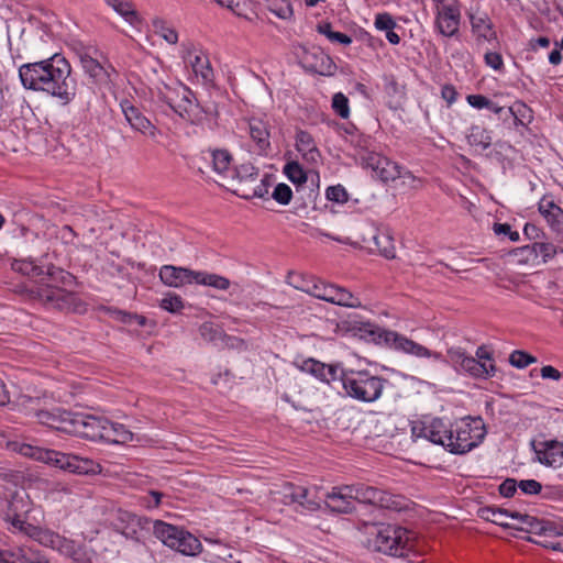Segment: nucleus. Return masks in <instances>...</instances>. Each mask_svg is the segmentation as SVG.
I'll return each instance as SVG.
<instances>
[{"instance_id":"obj_1","label":"nucleus","mask_w":563,"mask_h":563,"mask_svg":"<svg viewBox=\"0 0 563 563\" xmlns=\"http://www.w3.org/2000/svg\"><path fill=\"white\" fill-rule=\"evenodd\" d=\"M52 43L51 34L41 35L33 47L34 54L41 59L21 65L19 77L25 89L45 92L67 104L76 96V81L70 77V64L51 48Z\"/></svg>"},{"instance_id":"obj_2","label":"nucleus","mask_w":563,"mask_h":563,"mask_svg":"<svg viewBox=\"0 0 563 563\" xmlns=\"http://www.w3.org/2000/svg\"><path fill=\"white\" fill-rule=\"evenodd\" d=\"M363 335L376 344H384L398 352L412 355L418 358H432L451 365L456 373H464L475 379H487L495 376V364L479 363L461 346H451L446 350V357L442 353L429 350L424 345L391 330H386L374 324H364L361 329Z\"/></svg>"},{"instance_id":"obj_3","label":"nucleus","mask_w":563,"mask_h":563,"mask_svg":"<svg viewBox=\"0 0 563 563\" xmlns=\"http://www.w3.org/2000/svg\"><path fill=\"white\" fill-rule=\"evenodd\" d=\"M11 268L32 278L41 277V282L46 279L56 282L60 279L65 283L66 279L73 278L70 274L54 265H38L33 260H14L11 263ZM31 292L34 295V298H37L44 305L59 310L76 311L80 301L75 292L53 286L49 283H42L35 289H32Z\"/></svg>"},{"instance_id":"obj_4","label":"nucleus","mask_w":563,"mask_h":563,"mask_svg":"<svg viewBox=\"0 0 563 563\" xmlns=\"http://www.w3.org/2000/svg\"><path fill=\"white\" fill-rule=\"evenodd\" d=\"M368 549L390 556H405L409 551V531L402 527L374 523L367 527Z\"/></svg>"},{"instance_id":"obj_5","label":"nucleus","mask_w":563,"mask_h":563,"mask_svg":"<svg viewBox=\"0 0 563 563\" xmlns=\"http://www.w3.org/2000/svg\"><path fill=\"white\" fill-rule=\"evenodd\" d=\"M346 395L362 402H374L380 398L388 380L367 371H351L341 377Z\"/></svg>"},{"instance_id":"obj_6","label":"nucleus","mask_w":563,"mask_h":563,"mask_svg":"<svg viewBox=\"0 0 563 563\" xmlns=\"http://www.w3.org/2000/svg\"><path fill=\"white\" fill-rule=\"evenodd\" d=\"M452 440L448 444V451L453 454H465L478 446L486 435V427L481 417H465L456 422Z\"/></svg>"},{"instance_id":"obj_7","label":"nucleus","mask_w":563,"mask_h":563,"mask_svg":"<svg viewBox=\"0 0 563 563\" xmlns=\"http://www.w3.org/2000/svg\"><path fill=\"white\" fill-rule=\"evenodd\" d=\"M20 453L24 456L53 465L63 471L76 474H87L90 471L92 462L87 459H80L77 455L66 454L55 450L23 444Z\"/></svg>"},{"instance_id":"obj_8","label":"nucleus","mask_w":563,"mask_h":563,"mask_svg":"<svg viewBox=\"0 0 563 563\" xmlns=\"http://www.w3.org/2000/svg\"><path fill=\"white\" fill-rule=\"evenodd\" d=\"M157 96L183 119L194 121L201 112L195 93L180 82L173 86L163 84V87L158 88Z\"/></svg>"},{"instance_id":"obj_9","label":"nucleus","mask_w":563,"mask_h":563,"mask_svg":"<svg viewBox=\"0 0 563 563\" xmlns=\"http://www.w3.org/2000/svg\"><path fill=\"white\" fill-rule=\"evenodd\" d=\"M153 533L166 547L189 556L201 552V542L190 532L164 521H154Z\"/></svg>"},{"instance_id":"obj_10","label":"nucleus","mask_w":563,"mask_h":563,"mask_svg":"<svg viewBox=\"0 0 563 563\" xmlns=\"http://www.w3.org/2000/svg\"><path fill=\"white\" fill-rule=\"evenodd\" d=\"M23 406L26 415L35 418L38 423L57 431L69 432L75 412L67 411L60 407L48 408L45 402L42 404L40 398H27Z\"/></svg>"},{"instance_id":"obj_11","label":"nucleus","mask_w":563,"mask_h":563,"mask_svg":"<svg viewBox=\"0 0 563 563\" xmlns=\"http://www.w3.org/2000/svg\"><path fill=\"white\" fill-rule=\"evenodd\" d=\"M351 487L354 501L393 510H399L401 508L398 497L385 490L363 483L352 484Z\"/></svg>"},{"instance_id":"obj_12","label":"nucleus","mask_w":563,"mask_h":563,"mask_svg":"<svg viewBox=\"0 0 563 563\" xmlns=\"http://www.w3.org/2000/svg\"><path fill=\"white\" fill-rule=\"evenodd\" d=\"M107 423L106 418L75 412L68 433L92 441L100 440L107 437Z\"/></svg>"},{"instance_id":"obj_13","label":"nucleus","mask_w":563,"mask_h":563,"mask_svg":"<svg viewBox=\"0 0 563 563\" xmlns=\"http://www.w3.org/2000/svg\"><path fill=\"white\" fill-rule=\"evenodd\" d=\"M95 55L99 54L97 48H84L77 53L81 68L89 78L98 85H108L112 81V75L117 76V71L112 66H103Z\"/></svg>"},{"instance_id":"obj_14","label":"nucleus","mask_w":563,"mask_h":563,"mask_svg":"<svg viewBox=\"0 0 563 563\" xmlns=\"http://www.w3.org/2000/svg\"><path fill=\"white\" fill-rule=\"evenodd\" d=\"M435 24L439 32L446 37L456 35L460 27L461 11L455 1L435 0Z\"/></svg>"},{"instance_id":"obj_15","label":"nucleus","mask_w":563,"mask_h":563,"mask_svg":"<svg viewBox=\"0 0 563 563\" xmlns=\"http://www.w3.org/2000/svg\"><path fill=\"white\" fill-rule=\"evenodd\" d=\"M412 435L416 438H424L430 442L442 445L448 450L450 439L452 440L453 431L441 418H433L420 427H412Z\"/></svg>"},{"instance_id":"obj_16","label":"nucleus","mask_w":563,"mask_h":563,"mask_svg":"<svg viewBox=\"0 0 563 563\" xmlns=\"http://www.w3.org/2000/svg\"><path fill=\"white\" fill-rule=\"evenodd\" d=\"M247 133L254 144V152L260 156H268L272 151L271 124L263 118L252 117L246 120Z\"/></svg>"},{"instance_id":"obj_17","label":"nucleus","mask_w":563,"mask_h":563,"mask_svg":"<svg viewBox=\"0 0 563 563\" xmlns=\"http://www.w3.org/2000/svg\"><path fill=\"white\" fill-rule=\"evenodd\" d=\"M532 448L538 462L549 467L563 466V442L558 440H545L532 442Z\"/></svg>"},{"instance_id":"obj_18","label":"nucleus","mask_w":563,"mask_h":563,"mask_svg":"<svg viewBox=\"0 0 563 563\" xmlns=\"http://www.w3.org/2000/svg\"><path fill=\"white\" fill-rule=\"evenodd\" d=\"M327 507L338 514H350L354 507V496L351 485L333 487L324 495Z\"/></svg>"},{"instance_id":"obj_19","label":"nucleus","mask_w":563,"mask_h":563,"mask_svg":"<svg viewBox=\"0 0 563 563\" xmlns=\"http://www.w3.org/2000/svg\"><path fill=\"white\" fill-rule=\"evenodd\" d=\"M125 120L129 122L131 128L143 135H146L153 140L156 139L159 133L156 126L141 112V110L128 101L121 104Z\"/></svg>"},{"instance_id":"obj_20","label":"nucleus","mask_w":563,"mask_h":563,"mask_svg":"<svg viewBox=\"0 0 563 563\" xmlns=\"http://www.w3.org/2000/svg\"><path fill=\"white\" fill-rule=\"evenodd\" d=\"M196 271L178 267L174 265H164L159 269L161 280L169 287L179 288L187 284L195 283Z\"/></svg>"},{"instance_id":"obj_21","label":"nucleus","mask_w":563,"mask_h":563,"mask_svg":"<svg viewBox=\"0 0 563 563\" xmlns=\"http://www.w3.org/2000/svg\"><path fill=\"white\" fill-rule=\"evenodd\" d=\"M538 210L554 232L563 234V210L551 197H542Z\"/></svg>"},{"instance_id":"obj_22","label":"nucleus","mask_w":563,"mask_h":563,"mask_svg":"<svg viewBox=\"0 0 563 563\" xmlns=\"http://www.w3.org/2000/svg\"><path fill=\"white\" fill-rule=\"evenodd\" d=\"M322 296V300L333 305L347 308H360L362 306L360 298L355 297L351 291L332 284L325 285V289H323Z\"/></svg>"},{"instance_id":"obj_23","label":"nucleus","mask_w":563,"mask_h":563,"mask_svg":"<svg viewBox=\"0 0 563 563\" xmlns=\"http://www.w3.org/2000/svg\"><path fill=\"white\" fill-rule=\"evenodd\" d=\"M517 529L533 534V538L561 536V531L554 522L532 516L525 518V526H518Z\"/></svg>"},{"instance_id":"obj_24","label":"nucleus","mask_w":563,"mask_h":563,"mask_svg":"<svg viewBox=\"0 0 563 563\" xmlns=\"http://www.w3.org/2000/svg\"><path fill=\"white\" fill-rule=\"evenodd\" d=\"M153 525L154 522L150 519L137 516L136 518H132V522H130V525H121V531L119 532L126 539L140 542L145 538L146 533L151 530V526Z\"/></svg>"},{"instance_id":"obj_25","label":"nucleus","mask_w":563,"mask_h":563,"mask_svg":"<svg viewBox=\"0 0 563 563\" xmlns=\"http://www.w3.org/2000/svg\"><path fill=\"white\" fill-rule=\"evenodd\" d=\"M301 369L311 374L321 382L330 383L336 379L338 368L332 365H327L319 361L309 358L302 363Z\"/></svg>"},{"instance_id":"obj_26","label":"nucleus","mask_w":563,"mask_h":563,"mask_svg":"<svg viewBox=\"0 0 563 563\" xmlns=\"http://www.w3.org/2000/svg\"><path fill=\"white\" fill-rule=\"evenodd\" d=\"M296 148L302 154L303 158L309 162H317L320 157V152L316 146L313 137L306 131L297 132Z\"/></svg>"},{"instance_id":"obj_27","label":"nucleus","mask_w":563,"mask_h":563,"mask_svg":"<svg viewBox=\"0 0 563 563\" xmlns=\"http://www.w3.org/2000/svg\"><path fill=\"white\" fill-rule=\"evenodd\" d=\"M371 162L368 165L374 169L376 175L383 181L394 180L400 176L398 167L395 164H391L386 158H382L379 156H369Z\"/></svg>"},{"instance_id":"obj_28","label":"nucleus","mask_w":563,"mask_h":563,"mask_svg":"<svg viewBox=\"0 0 563 563\" xmlns=\"http://www.w3.org/2000/svg\"><path fill=\"white\" fill-rule=\"evenodd\" d=\"M472 31L485 41L496 40V32L493 29V23L487 14H471L470 15Z\"/></svg>"},{"instance_id":"obj_29","label":"nucleus","mask_w":563,"mask_h":563,"mask_svg":"<svg viewBox=\"0 0 563 563\" xmlns=\"http://www.w3.org/2000/svg\"><path fill=\"white\" fill-rule=\"evenodd\" d=\"M106 2L129 24L136 26L140 23L139 14L132 3L124 0H106Z\"/></svg>"},{"instance_id":"obj_30","label":"nucleus","mask_w":563,"mask_h":563,"mask_svg":"<svg viewBox=\"0 0 563 563\" xmlns=\"http://www.w3.org/2000/svg\"><path fill=\"white\" fill-rule=\"evenodd\" d=\"M104 428L107 429V437L103 438L104 440L115 443H125L134 440V434L121 423L108 420Z\"/></svg>"},{"instance_id":"obj_31","label":"nucleus","mask_w":563,"mask_h":563,"mask_svg":"<svg viewBox=\"0 0 563 563\" xmlns=\"http://www.w3.org/2000/svg\"><path fill=\"white\" fill-rule=\"evenodd\" d=\"M466 137L471 146H477L482 150H487L492 145V136L489 131L479 125H472Z\"/></svg>"},{"instance_id":"obj_32","label":"nucleus","mask_w":563,"mask_h":563,"mask_svg":"<svg viewBox=\"0 0 563 563\" xmlns=\"http://www.w3.org/2000/svg\"><path fill=\"white\" fill-rule=\"evenodd\" d=\"M195 283L203 286L213 287L219 290H227L230 287V280L221 275L197 272L195 276Z\"/></svg>"},{"instance_id":"obj_33","label":"nucleus","mask_w":563,"mask_h":563,"mask_svg":"<svg viewBox=\"0 0 563 563\" xmlns=\"http://www.w3.org/2000/svg\"><path fill=\"white\" fill-rule=\"evenodd\" d=\"M373 241L379 253L386 258L396 257V247L394 239L387 232H377L373 235Z\"/></svg>"},{"instance_id":"obj_34","label":"nucleus","mask_w":563,"mask_h":563,"mask_svg":"<svg viewBox=\"0 0 563 563\" xmlns=\"http://www.w3.org/2000/svg\"><path fill=\"white\" fill-rule=\"evenodd\" d=\"M322 497L318 496L316 488L305 487V493L301 497H298L297 505L302 508V510L313 512L320 509Z\"/></svg>"},{"instance_id":"obj_35","label":"nucleus","mask_w":563,"mask_h":563,"mask_svg":"<svg viewBox=\"0 0 563 563\" xmlns=\"http://www.w3.org/2000/svg\"><path fill=\"white\" fill-rule=\"evenodd\" d=\"M482 517L504 528L517 529L518 526L509 523L506 519L508 518V510L501 508L487 507L482 510Z\"/></svg>"},{"instance_id":"obj_36","label":"nucleus","mask_w":563,"mask_h":563,"mask_svg":"<svg viewBox=\"0 0 563 563\" xmlns=\"http://www.w3.org/2000/svg\"><path fill=\"white\" fill-rule=\"evenodd\" d=\"M154 32L163 37L168 44H176L178 42V33L165 20L154 19L153 20Z\"/></svg>"},{"instance_id":"obj_37","label":"nucleus","mask_w":563,"mask_h":563,"mask_svg":"<svg viewBox=\"0 0 563 563\" xmlns=\"http://www.w3.org/2000/svg\"><path fill=\"white\" fill-rule=\"evenodd\" d=\"M314 276L303 273L290 272L287 275V283L294 288L309 294Z\"/></svg>"},{"instance_id":"obj_38","label":"nucleus","mask_w":563,"mask_h":563,"mask_svg":"<svg viewBox=\"0 0 563 563\" xmlns=\"http://www.w3.org/2000/svg\"><path fill=\"white\" fill-rule=\"evenodd\" d=\"M199 333L205 341L219 345L224 332L221 327L213 322H203L199 327Z\"/></svg>"},{"instance_id":"obj_39","label":"nucleus","mask_w":563,"mask_h":563,"mask_svg":"<svg viewBox=\"0 0 563 563\" xmlns=\"http://www.w3.org/2000/svg\"><path fill=\"white\" fill-rule=\"evenodd\" d=\"M213 170L218 174H223L229 170L232 155L227 150L211 151Z\"/></svg>"},{"instance_id":"obj_40","label":"nucleus","mask_w":563,"mask_h":563,"mask_svg":"<svg viewBox=\"0 0 563 563\" xmlns=\"http://www.w3.org/2000/svg\"><path fill=\"white\" fill-rule=\"evenodd\" d=\"M305 493V486L296 485L292 483H285L282 486L279 494L282 495V501L285 505H294L298 503V497H301Z\"/></svg>"},{"instance_id":"obj_41","label":"nucleus","mask_w":563,"mask_h":563,"mask_svg":"<svg viewBox=\"0 0 563 563\" xmlns=\"http://www.w3.org/2000/svg\"><path fill=\"white\" fill-rule=\"evenodd\" d=\"M317 31L320 34L327 36L331 42H338L343 45H349L352 43V38L349 35L333 31L332 25L329 22L318 24Z\"/></svg>"},{"instance_id":"obj_42","label":"nucleus","mask_w":563,"mask_h":563,"mask_svg":"<svg viewBox=\"0 0 563 563\" xmlns=\"http://www.w3.org/2000/svg\"><path fill=\"white\" fill-rule=\"evenodd\" d=\"M284 173L295 185H302L308 180L303 168L297 162H289L284 167Z\"/></svg>"},{"instance_id":"obj_43","label":"nucleus","mask_w":563,"mask_h":563,"mask_svg":"<svg viewBox=\"0 0 563 563\" xmlns=\"http://www.w3.org/2000/svg\"><path fill=\"white\" fill-rule=\"evenodd\" d=\"M234 175L240 181H253L258 176V168L252 163H242L234 169Z\"/></svg>"},{"instance_id":"obj_44","label":"nucleus","mask_w":563,"mask_h":563,"mask_svg":"<svg viewBox=\"0 0 563 563\" xmlns=\"http://www.w3.org/2000/svg\"><path fill=\"white\" fill-rule=\"evenodd\" d=\"M536 362L537 358L534 356L521 350H516L509 355V363L516 368L522 369Z\"/></svg>"},{"instance_id":"obj_45","label":"nucleus","mask_w":563,"mask_h":563,"mask_svg":"<svg viewBox=\"0 0 563 563\" xmlns=\"http://www.w3.org/2000/svg\"><path fill=\"white\" fill-rule=\"evenodd\" d=\"M159 307L168 312L177 313L184 308V302L180 296L168 292L161 300Z\"/></svg>"},{"instance_id":"obj_46","label":"nucleus","mask_w":563,"mask_h":563,"mask_svg":"<svg viewBox=\"0 0 563 563\" xmlns=\"http://www.w3.org/2000/svg\"><path fill=\"white\" fill-rule=\"evenodd\" d=\"M191 66L196 75H200L205 80H210L212 69L207 58L196 55L191 60Z\"/></svg>"},{"instance_id":"obj_47","label":"nucleus","mask_w":563,"mask_h":563,"mask_svg":"<svg viewBox=\"0 0 563 563\" xmlns=\"http://www.w3.org/2000/svg\"><path fill=\"white\" fill-rule=\"evenodd\" d=\"M332 108L342 119L349 118V100L342 92H338L333 96Z\"/></svg>"},{"instance_id":"obj_48","label":"nucleus","mask_w":563,"mask_h":563,"mask_svg":"<svg viewBox=\"0 0 563 563\" xmlns=\"http://www.w3.org/2000/svg\"><path fill=\"white\" fill-rule=\"evenodd\" d=\"M272 197L280 205H288L292 197L291 188L286 184H278L274 191Z\"/></svg>"},{"instance_id":"obj_49","label":"nucleus","mask_w":563,"mask_h":563,"mask_svg":"<svg viewBox=\"0 0 563 563\" xmlns=\"http://www.w3.org/2000/svg\"><path fill=\"white\" fill-rule=\"evenodd\" d=\"M555 538L556 537H539V538L528 537L527 540L529 542L539 544L543 548L563 552V542L554 541Z\"/></svg>"},{"instance_id":"obj_50","label":"nucleus","mask_w":563,"mask_h":563,"mask_svg":"<svg viewBox=\"0 0 563 563\" xmlns=\"http://www.w3.org/2000/svg\"><path fill=\"white\" fill-rule=\"evenodd\" d=\"M310 68L312 71H314L317 74L327 76V75L333 74V71L335 69V65L329 56L321 54L320 65H311Z\"/></svg>"},{"instance_id":"obj_51","label":"nucleus","mask_w":563,"mask_h":563,"mask_svg":"<svg viewBox=\"0 0 563 563\" xmlns=\"http://www.w3.org/2000/svg\"><path fill=\"white\" fill-rule=\"evenodd\" d=\"M327 199L330 201L343 203L347 200V192L342 185L330 186L325 191Z\"/></svg>"},{"instance_id":"obj_52","label":"nucleus","mask_w":563,"mask_h":563,"mask_svg":"<svg viewBox=\"0 0 563 563\" xmlns=\"http://www.w3.org/2000/svg\"><path fill=\"white\" fill-rule=\"evenodd\" d=\"M375 26L387 32L395 29L396 22L389 13H378L375 18Z\"/></svg>"},{"instance_id":"obj_53","label":"nucleus","mask_w":563,"mask_h":563,"mask_svg":"<svg viewBox=\"0 0 563 563\" xmlns=\"http://www.w3.org/2000/svg\"><path fill=\"white\" fill-rule=\"evenodd\" d=\"M493 230L496 235H506L512 242H517L520 239L519 232L512 231L508 223H495Z\"/></svg>"},{"instance_id":"obj_54","label":"nucleus","mask_w":563,"mask_h":563,"mask_svg":"<svg viewBox=\"0 0 563 563\" xmlns=\"http://www.w3.org/2000/svg\"><path fill=\"white\" fill-rule=\"evenodd\" d=\"M518 488L527 495H537L541 492L542 485L536 479H522L518 482Z\"/></svg>"},{"instance_id":"obj_55","label":"nucleus","mask_w":563,"mask_h":563,"mask_svg":"<svg viewBox=\"0 0 563 563\" xmlns=\"http://www.w3.org/2000/svg\"><path fill=\"white\" fill-rule=\"evenodd\" d=\"M518 482L515 478H507L499 485V493L504 497H512L517 492Z\"/></svg>"},{"instance_id":"obj_56","label":"nucleus","mask_w":563,"mask_h":563,"mask_svg":"<svg viewBox=\"0 0 563 563\" xmlns=\"http://www.w3.org/2000/svg\"><path fill=\"white\" fill-rule=\"evenodd\" d=\"M484 59H485L486 65L492 67L495 70H500L504 67L503 57L499 53L487 52L484 56Z\"/></svg>"},{"instance_id":"obj_57","label":"nucleus","mask_w":563,"mask_h":563,"mask_svg":"<svg viewBox=\"0 0 563 563\" xmlns=\"http://www.w3.org/2000/svg\"><path fill=\"white\" fill-rule=\"evenodd\" d=\"M11 523H12V526H13L15 529H18V530H20V531H22V532H24V533H26V534H29V536H31V537H34V536H35V533L37 532V528H36V527H34V526H32V525H30V523H27V522L23 521V520H22V519H20L18 516H15V517L12 519Z\"/></svg>"},{"instance_id":"obj_58","label":"nucleus","mask_w":563,"mask_h":563,"mask_svg":"<svg viewBox=\"0 0 563 563\" xmlns=\"http://www.w3.org/2000/svg\"><path fill=\"white\" fill-rule=\"evenodd\" d=\"M538 247L543 263H547L549 260L553 258L558 253V249L552 243L540 242Z\"/></svg>"},{"instance_id":"obj_59","label":"nucleus","mask_w":563,"mask_h":563,"mask_svg":"<svg viewBox=\"0 0 563 563\" xmlns=\"http://www.w3.org/2000/svg\"><path fill=\"white\" fill-rule=\"evenodd\" d=\"M466 101L475 109H484L489 106V99L483 95H468Z\"/></svg>"},{"instance_id":"obj_60","label":"nucleus","mask_w":563,"mask_h":563,"mask_svg":"<svg viewBox=\"0 0 563 563\" xmlns=\"http://www.w3.org/2000/svg\"><path fill=\"white\" fill-rule=\"evenodd\" d=\"M136 517L137 516L132 512L119 510L118 515H117L115 522H114L115 530L118 532L121 531V528H120L121 525L128 526V525H130V522H132V518H136Z\"/></svg>"},{"instance_id":"obj_61","label":"nucleus","mask_w":563,"mask_h":563,"mask_svg":"<svg viewBox=\"0 0 563 563\" xmlns=\"http://www.w3.org/2000/svg\"><path fill=\"white\" fill-rule=\"evenodd\" d=\"M441 97L446 101L448 106H452L457 98V91L452 85H444L441 89Z\"/></svg>"},{"instance_id":"obj_62","label":"nucleus","mask_w":563,"mask_h":563,"mask_svg":"<svg viewBox=\"0 0 563 563\" xmlns=\"http://www.w3.org/2000/svg\"><path fill=\"white\" fill-rule=\"evenodd\" d=\"M164 494L157 490H151L146 497H144V505L147 508H156L159 506Z\"/></svg>"},{"instance_id":"obj_63","label":"nucleus","mask_w":563,"mask_h":563,"mask_svg":"<svg viewBox=\"0 0 563 563\" xmlns=\"http://www.w3.org/2000/svg\"><path fill=\"white\" fill-rule=\"evenodd\" d=\"M523 234L529 240H538L543 235V232L533 223H526Z\"/></svg>"},{"instance_id":"obj_64","label":"nucleus","mask_w":563,"mask_h":563,"mask_svg":"<svg viewBox=\"0 0 563 563\" xmlns=\"http://www.w3.org/2000/svg\"><path fill=\"white\" fill-rule=\"evenodd\" d=\"M0 563H24L22 559L11 551L0 550Z\"/></svg>"}]
</instances>
